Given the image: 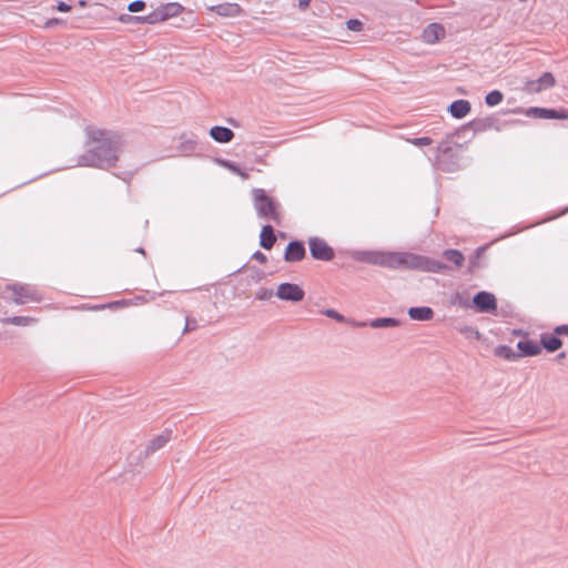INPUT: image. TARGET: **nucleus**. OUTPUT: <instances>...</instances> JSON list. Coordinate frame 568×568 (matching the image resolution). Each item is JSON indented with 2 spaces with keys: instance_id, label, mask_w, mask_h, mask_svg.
Wrapping results in <instances>:
<instances>
[{
  "instance_id": "nucleus-1",
  "label": "nucleus",
  "mask_w": 568,
  "mask_h": 568,
  "mask_svg": "<svg viewBox=\"0 0 568 568\" xmlns=\"http://www.w3.org/2000/svg\"><path fill=\"white\" fill-rule=\"evenodd\" d=\"M375 263L392 268L408 267L432 272H440L446 268V266L440 262L428 261L425 257L409 253H381L376 256Z\"/></svg>"
},
{
  "instance_id": "nucleus-2",
  "label": "nucleus",
  "mask_w": 568,
  "mask_h": 568,
  "mask_svg": "<svg viewBox=\"0 0 568 568\" xmlns=\"http://www.w3.org/2000/svg\"><path fill=\"white\" fill-rule=\"evenodd\" d=\"M89 136L92 141L99 143L95 148V152L99 154V162H105L111 165L118 160V153L123 146L120 135L93 129L90 130Z\"/></svg>"
},
{
  "instance_id": "nucleus-3",
  "label": "nucleus",
  "mask_w": 568,
  "mask_h": 568,
  "mask_svg": "<svg viewBox=\"0 0 568 568\" xmlns=\"http://www.w3.org/2000/svg\"><path fill=\"white\" fill-rule=\"evenodd\" d=\"M253 206L260 219L281 225L283 221V211L281 203L270 196L263 189L252 190Z\"/></svg>"
},
{
  "instance_id": "nucleus-4",
  "label": "nucleus",
  "mask_w": 568,
  "mask_h": 568,
  "mask_svg": "<svg viewBox=\"0 0 568 568\" xmlns=\"http://www.w3.org/2000/svg\"><path fill=\"white\" fill-rule=\"evenodd\" d=\"M6 292L9 293V298L18 305L39 302L41 300L38 291L31 285L12 284L8 285Z\"/></svg>"
},
{
  "instance_id": "nucleus-5",
  "label": "nucleus",
  "mask_w": 568,
  "mask_h": 568,
  "mask_svg": "<svg viewBox=\"0 0 568 568\" xmlns=\"http://www.w3.org/2000/svg\"><path fill=\"white\" fill-rule=\"evenodd\" d=\"M311 255L315 260L331 261L334 258V250L320 237H311L308 240Z\"/></svg>"
},
{
  "instance_id": "nucleus-6",
  "label": "nucleus",
  "mask_w": 568,
  "mask_h": 568,
  "mask_svg": "<svg viewBox=\"0 0 568 568\" xmlns=\"http://www.w3.org/2000/svg\"><path fill=\"white\" fill-rule=\"evenodd\" d=\"M304 291L293 283H282L277 287L276 296L283 301L300 302L304 298Z\"/></svg>"
},
{
  "instance_id": "nucleus-7",
  "label": "nucleus",
  "mask_w": 568,
  "mask_h": 568,
  "mask_svg": "<svg viewBox=\"0 0 568 568\" xmlns=\"http://www.w3.org/2000/svg\"><path fill=\"white\" fill-rule=\"evenodd\" d=\"M474 307L478 312H495L497 310V300L494 294L488 292H479L474 296Z\"/></svg>"
},
{
  "instance_id": "nucleus-8",
  "label": "nucleus",
  "mask_w": 568,
  "mask_h": 568,
  "mask_svg": "<svg viewBox=\"0 0 568 568\" xmlns=\"http://www.w3.org/2000/svg\"><path fill=\"white\" fill-rule=\"evenodd\" d=\"M556 79L550 72H545L539 79L526 83V90L530 93H539L542 90L555 87Z\"/></svg>"
},
{
  "instance_id": "nucleus-9",
  "label": "nucleus",
  "mask_w": 568,
  "mask_h": 568,
  "mask_svg": "<svg viewBox=\"0 0 568 568\" xmlns=\"http://www.w3.org/2000/svg\"><path fill=\"white\" fill-rule=\"evenodd\" d=\"M526 115L540 119H568V110H552L545 108H530L526 111Z\"/></svg>"
},
{
  "instance_id": "nucleus-10",
  "label": "nucleus",
  "mask_w": 568,
  "mask_h": 568,
  "mask_svg": "<svg viewBox=\"0 0 568 568\" xmlns=\"http://www.w3.org/2000/svg\"><path fill=\"white\" fill-rule=\"evenodd\" d=\"M446 31L440 23H430L427 26L422 34L423 41L428 44H434L445 38Z\"/></svg>"
},
{
  "instance_id": "nucleus-11",
  "label": "nucleus",
  "mask_w": 568,
  "mask_h": 568,
  "mask_svg": "<svg viewBox=\"0 0 568 568\" xmlns=\"http://www.w3.org/2000/svg\"><path fill=\"white\" fill-rule=\"evenodd\" d=\"M518 355L521 357L541 354V346L536 341L524 338L517 343Z\"/></svg>"
},
{
  "instance_id": "nucleus-12",
  "label": "nucleus",
  "mask_w": 568,
  "mask_h": 568,
  "mask_svg": "<svg viewBox=\"0 0 568 568\" xmlns=\"http://www.w3.org/2000/svg\"><path fill=\"white\" fill-rule=\"evenodd\" d=\"M304 256H305V247L301 242L293 241V242L288 243V245L285 250V254H284L285 261L298 262V261L303 260Z\"/></svg>"
},
{
  "instance_id": "nucleus-13",
  "label": "nucleus",
  "mask_w": 568,
  "mask_h": 568,
  "mask_svg": "<svg viewBox=\"0 0 568 568\" xmlns=\"http://www.w3.org/2000/svg\"><path fill=\"white\" fill-rule=\"evenodd\" d=\"M216 14L225 18L237 17L242 13V8L237 3H222L211 8Z\"/></svg>"
},
{
  "instance_id": "nucleus-14",
  "label": "nucleus",
  "mask_w": 568,
  "mask_h": 568,
  "mask_svg": "<svg viewBox=\"0 0 568 568\" xmlns=\"http://www.w3.org/2000/svg\"><path fill=\"white\" fill-rule=\"evenodd\" d=\"M558 336L555 333H542L539 345L550 353L556 352L562 346V341Z\"/></svg>"
},
{
  "instance_id": "nucleus-15",
  "label": "nucleus",
  "mask_w": 568,
  "mask_h": 568,
  "mask_svg": "<svg viewBox=\"0 0 568 568\" xmlns=\"http://www.w3.org/2000/svg\"><path fill=\"white\" fill-rule=\"evenodd\" d=\"M450 114L456 119L465 118L471 110V105L467 100H456L449 105Z\"/></svg>"
},
{
  "instance_id": "nucleus-16",
  "label": "nucleus",
  "mask_w": 568,
  "mask_h": 568,
  "mask_svg": "<svg viewBox=\"0 0 568 568\" xmlns=\"http://www.w3.org/2000/svg\"><path fill=\"white\" fill-rule=\"evenodd\" d=\"M276 242L273 226L267 224L264 225L260 233V245L265 250H271Z\"/></svg>"
},
{
  "instance_id": "nucleus-17",
  "label": "nucleus",
  "mask_w": 568,
  "mask_h": 568,
  "mask_svg": "<svg viewBox=\"0 0 568 568\" xmlns=\"http://www.w3.org/2000/svg\"><path fill=\"white\" fill-rule=\"evenodd\" d=\"M213 140L220 143H227L234 138V132L225 126H213L210 130Z\"/></svg>"
},
{
  "instance_id": "nucleus-18",
  "label": "nucleus",
  "mask_w": 568,
  "mask_h": 568,
  "mask_svg": "<svg viewBox=\"0 0 568 568\" xmlns=\"http://www.w3.org/2000/svg\"><path fill=\"white\" fill-rule=\"evenodd\" d=\"M408 315L414 321H429L434 316V312L430 307H412L408 311Z\"/></svg>"
},
{
  "instance_id": "nucleus-19",
  "label": "nucleus",
  "mask_w": 568,
  "mask_h": 568,
  "mask_svg": "<svg viewBox=\"0 0 568 568\" xmlns=\"http://www.w3.org/2000/svg\"><path fill=\"white\" fill-rule=\"evenodd\" d=\"M164 20H169L171 18H175L183 12V7L176 2L165 3L159 7Z\"/></svg>"
},
{
  "instance_id": "nucleus-20",
  "label": "nucleus",
  "mask_w": 568,
  "mask_h": 568,
  "mask_svg": "<svg viewBox=\"0 0 568 568\" xmlns=\"http://www.w3.org/2000/svg\"><path fill=\"white\" fill-rule=\"evenodd\" d=\"M495 355L504 358L506 361H517L520 358V355H518V352H515L511 347L506 345H500L495 348Z\"/></svg>"
},
{
  "instance_id": "nucleus-21",
  "label": "nucleus",
  "mask_w": 568,
  "mask_h": 568,
  "mask_svg": "<svg viewBox=\"0 0 568 568\" xmlns=\"http://www.w3.org/2000/svg\"><path fill=\"white\" fill-rule=\"evenodd\" d=\"M134 19L140 23H146V24H156V23H161V22L165 21L159 8H156L154 11H152L148 16L136 17Z\"/></svg>"
},
{
  "instance_id": "nucleus-22",
  "label": "nucleus",
  "mask_w": 568,
  "mask_h": 568,
  "mask_svg": "<svg viewBox=\"0 0 568 568\" xmlns=\"http://www.w3.org/2000/svg\"><path fill=\"white\" fill-rule=\"evenodd\" d=\"M444 257L450 261L456 267H460L464 264L465 257L458 250H446L443 253Z\"/></svg>"
},
{
  "instance_id": "nucleus-23",
  "label": "nucleus",
  "mask_w": 568,
  "mask_h": 568,
  "mask_svg": "<svg viewBox=\"0 0 568 568\" xmlns=\"http://www.w3.org/2000/svg\"><path fill=\"white\" fill-rule=\"evenodd\" d=\"M34 322H36V320L30 316H13V317L3 320L4 324H11V325H16V326H29V325L33 324Z\"/></svg>"
},
{
  "instance_id": "nucleus-24",
  "label": "nucleus",
  "mask_w": 568,
  "mask_h": 568,
  "mask_svg": "<svg viewBox=\"0 0 568 568\" xmlns=\"http://www.w3.org/2000/svg\"><path fill=\"white\" fill-rule=\"evenodd\" d=\"M397 325H398V321L395 318H390V317L376 318L371 322V326L374 328L389 327V326H397Z\"/></svg>"
},
{
  "instance_id": "nucleus-25",
  "label": "nucleus",
  "mask_w": 568,
  "mask_h": 568,
  "mask_svg": "<svg viewBox=\"0 0 568 568\" xmlns=\"http://www.w3.org/2000/svg\"><path fill=\"white\" fill-rule=\"evenodd\" d=\"M503 98L504 95L500 91L494 90L486 95L485 101L489 106H495L503 101Z\"/></svg>"
},
{
  "instance_id": "nucleus-26",
  "label": "nucleus",
  "mask_w": 568,
  "mask_h": 568,
  "mask_svg": "<svg viewBox=\"0 0 568 568\" xmlns=\"http://www.w3.org/2000/svg\"><path fill=\"white\" fill-rule=\"evenodd\" d=\"M407 141L416 146H426V145L432 144V142H433L432 139L427 138V136L409 139Z\"/></svg>"
},
{
  "instance_id": "nucleus-27",
  "label": "nucleus",
  "mask_w": 568,
  "mask_h": 568,
  "mask_svg": "<svg viewBox=\"0 0 568 568\" xmlns=\"http://www.w3.org/2000/svg\"><path fill=\"white\" fill-rule=\"evenodd\" d=\"M144 8H145V2L141 1V0H136L129 4L128 10L130 12H140V11L144 10Z\"/></svg>"
},
{
  "instance_id": "nucleus-28",
  "label": "nucleus",
  "mask_w": 568,
  "mask_h": 568,
  "mask_svg": "<svg viewBox=\"0 0 568 568\" xmlns=\"http://www.w3.org/2000/svg\"><path fill=\"white\" fill-rule=\"evenodd\" d=\"M347 28L352 31H361L362 30V22L355 19L347 21Z\"/></svg>"
},
{
  "instance_id": "nucleus-29",
  "label": "nucleus",
  "mask_w": 568,
  "mask_h": 568,
  "mask_svg": "<svg viewBox=\"0 0 568 568\" xmlns=\"http://www.w3.org/2000/svg\"><path fill=\"white\" fill-rule=\"evenodd\" d=\"M225 168H227L230 171L239 174L240 176H242L243 179H246L247 178V174L242 172L236 165L232 164V163H224Z\"/></svg>"
},
{
  "instance_id": "nucleus-30",
  "label": "nucleus",
  "mask_w": 568,
  "mask_h": 568,
  "mask_svg": "<svg viewBox=\"0 0 568 568\" xmlns=\"http://www.w3.org/2000/svg\"><path fill=\"white\" fill-rule=\"evenodd\" d=\"M324 314H325L326 316L331 317V318H334V320L338 321V322L344 321V317H343L339 313H337L336 311H334V310H326V311L324 312Z\"/></svg>"
},
{
  "instance_id": "nucleus-31",
  "label": "nucleus",
  "mask_w": 568,
  "mask_h": 568,
  "mask_svg": "<svg viewBox=\"0 0 568 568\" xmlns=\"http://www.w3.org/2000/svg\"><path fill=\"white\" fill-rule=\"evenodd\" d=\"M554 333L556 335H568V325H559L555 327Z\"/></svg>"
},
{
  "instance_id": "nucleus-32",
  "label": "nucleus",
  "mask_w": 568,
  "mask_h": 568,
  "mask_svg": "<svg viewBox=\"0 0 568 568\" xmlns=\"http://www.w3.org/2000/svg\"><path fill=\"white\" fill-rule=\"evenodd\" d=\"M57 10L60 12H69L71 10V6H69L64 2H59L57 6Z\"/></svg>"
},
{
  "instance_id": "nucleus-33",
  "label": "nucleus",
  "mask_w": 568,
  "mask_h": 568,
  "mask_svg": "<svg viewBox=\"0 0 568 568\" xmlns=\"http://www.w3.org/2000/svg\"><path fill=\"white\" fill-rule=\"evenodd\" d=\"M311 3V0H298V7L302 9V10H305L308 8Z\"/></svg>"
},
{
  "instance_id": "nucleus-34",
  "label": "nucleus",
  "mask_w": 568,
  "mask_h": 568,
  "mask_svg": "<svg viewBox=\"0 0 568 568\" xmlns=\"http://www.w3.org/2000/svg\"><path fill=\"white\" fill-rule=\"evenodd\" d=\"M254 257H255L258 262H261V263H265V262H266V256H265L263 253H261V252H256V253L254 254Z\"/></svg>"
},
{
  "instance_id": "nucleus-35",
  "label": "nucleus",
  "mask_w": 568,
  "mask_h": 568,
  "mask_svg": "<svg viewBox=\"0 0 568 568\" xmlns=\"http://www.w3.org/2000/svg\"><path fill=\"white\" fill-rule=\"evenodd\" d=\"M513 335H515V336H520V337H523V339H524V338H527L528 333H526V332H524V331H520V329H518V331H517V329H515V331L513 332Z\"/></svg>"
},
{
  "instance_id": "nucleus-36",
  "label": "nucleus",
  "mask_w": 568,
  "mask_h": 568,
  "mask_svg": "<svg viewBox=\"0 0 568 568\" xmlns=\"http://www.w3.org/2000/svg\"><path fill=\"white\" fill-rule=\"evenodd\" d=\"M165 442H166V439H164V438H162V437H159L158 439H155V440L153 442V445H154L156 448H159V447H161L162 445H164V443H165Z\"/></svg>"
},
{
  "instance_id": "nucleus-37",
  "label": "nucleus",
  "mask_w": 568,
  "mask_h": 568,
  "mask_svg": "<svg viewBox=\"0 0 568 568\" xmlns=\"http://www.w3.org/2000/svg\"><path fill=\"white\" fill-rule=\"evenodd\" d=\"M55 23H58L57 19L48 21L45 26L50 27V26L55 24Z\"/></svg>"
},
{
  "instance_id": "nucleus-38",
  "label": "nucleus",
  "mask_w": 568,
  "mask_h": 568,
  "mask_svg": "<svg viewBox=\"0 0 568 568\" xmlns=\"http://www.w3.org/2000/svg\"><path fill=\"white\" fill-rule=\"evenodd\" d=\"M558 357H559V358H565V357H566V354H565V353H560V354L558 355Z\"/></svg>"
},
{
  "instance_id": "nucleus-39",
  "label": "nucleus",
  "mask_w": 568,
  "mask_h": 568,
  "mask_svg": "<svg viewBox=\"0 0 568 568\" xmlns=\"http://www.w3.org/2000/svg\"><path fill=\"white\" fill-rule=\"evenodd\" d=\"M80 6H85V2L84 1H80Z\"/></svg>"
}]
</instances>
